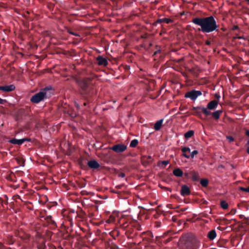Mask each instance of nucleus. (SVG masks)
I'll use <instances>...</instances> for the list:
<instances>
[{"mask_svg":"<svg viewBox=\"0 0 249 249\" xmlns=\"http://www.w3.org/2000/svg\"><path fill=\"white\" fill-rule=\"evenodd\" d=\"M76 83L79 87V94L85 102L83 105L87 106L94 100V97L97 93L95 89V82L91 78H79L76 80Z\"/></svg>","mask_w":249,"mask_h":249,"instance_id":"1","label":"nucleus"},{"mask_svg":"<svg viewBox=\"0 0 249 249\" xmlns=\"http://www.w3.org/2000/svg\"><path fill=\"white\" fill-rule=\"evenodd\" d=\"M192 22L199 26L198 30L204 33H209L213 31H218L219 26L214 17L210 16L207 17L194 18Z\"/></svg>","mask_w":249,"mask_h":249,"instance_id":"2","label":"nucleus"},{"mask_svg":"<svg viewBox=\"0 0 249 249\" xmlns=\"http://www.w3.org/2000/svg\"><path fill=\"white\" fill-rule=\"evenodd\" d=\"M52 89L51 86L47 87L41 90L34 94L30 99L31 102L35 104H38L40 102L43 101L44 99H47L48 96L47 95V91Z\"/></svg>","mask_w":249,"mask_h":249,"instance_id":"3","label":"nucleus"},{"mask_svg":"<svg viewBox=\"0 0 249 249\" xmlns=\"http://www.w3.org/2000/svg\"><path fill=\"white\" fill-rule=\"evenodd\" d=\"M199 246L200 243L196 238H188L184 243L183 248L185 249H197Z\"/></svg>","mask_w":249,"mask_h":249,"instance_id":"4","label":"nucleus"},{"mask_svg":"<svg viewBox=\"0 0 249 249\" xmlns=\"http://www.w3.org/2000/svg\"><path fill=\"white\" fill-rule=\"evenodd\" d=\"M202 95V92L200 90H196L193 89L191 91L187 92L184 97L187 98H190L193 101L196 100L198 96Z\"/></svg>","mask_w":249,"mask_h":249,"instance_id":"5","label":"nucleus"},{"mask_svg":"<svg viewBox=\"0 0 249 249\" xmlns=\"http://www.w3.org/2000/svg\"><path fill=\"white\" fill-rule=\"evenodd\" d=\"M44 219L50 226V228L52 230L55 229L57 227L56 223L53 219L51 215H47L44 217Z\"/></svg>","mask_w":249,"mask_h":249,"instance_id":"6","label":"nucleus"},{"mask_svg":"<svg viewBox=\"0 0 249 249\" xmlns=\"http://www.w3.org/2000/svg\"><path fill=\"white\" fill-rule=\"evenodd\" d=\"M127 148L126 145L123 144H118L113 146L111 149L117 153H122Z\"/></svg>","mask_w":249,"mask_h":249,"instance_id":"7","label":"nucleus"},{"mask_svg":"<svg viewBox=\"0 0 249 249\" xmlns=\"http://www.w3.org/2000/svg\"><path fill=\"white\" fill-rule=\"evenodd\" d=\"M142 237L143 240H146L149 243L153 242L154 240L153 233L149 231L143 232L142 234Z\"/></svg>","mask_w":249,"mask_h":249,"instance_id":"8","label":"nucleus"},{"mask_svg":"<svg viewBox=\"0 0 249 249\" xmlns=\"http://www.w3.org/2000/svg\"><path fill=\"white\" fill-rule=\"evenodd\" d=\"M88 165L90 169L92 170L97 169L100 166V164L94 160H92L89 161L88 162Z\"/></svg>","mask_w":249,"mask_h":249,"instance_id":"9","label":"nucleus"},{"mask_svg":"<svg viewBox=\"0 0 249 249\" xmlns=\"http://www.w3.org/2000/svg\"><path fill=\"white\" fill-rule=\"evenodd\" d=\"M173 22V20L170 18H159L155 21L152 25L154 26H156L157 24L161 23L162 22L166 23L167 24H169Z\"/></svg>","mask_w":249,"mask_h":249,"instance_id":"10","label":"nucleus"},{"mask_svg":"<svg viewBox=\"0 0 249 249\" xmlns=\"http://www.w3.org/2000/svg\"><path fill=\"white\" fill-rule=\"evenodd\" d=\"M97 63L99 66H106L108 64L107 60L102 56L99 55L96 58Z\"/></svg>","mask_w":249,"mask_h":249,"instance_id":"11","label":"nucleus"},{"mask_svg":"<svg viewBox=\"0 0 249 249\" xmlns=\"http://www.w3.org/2000/svg\"><path fill=\"white\" fill-rule=\"evenodd\" d=\"M15 89V86L13 84L10 85H5L4 86H0V90L4 92H10L13 91Z\"/></svg>","mask_w":249,"mask_h":249,"instance_id":"12","label":"nucleus"},{"mask_svg":"<svg viewBox=\"0 0 249 249\" xmlns=\"http://www.w3.org/2000/svg\"><path fill=\"white\" fill-rule=\"evenodd\" d=\"M151 161H152V158L150 156H143L142 157V159H141L142 164L145 166H146L147 165L150 164L151 162Z\"/></svg>","mask_w":249,"mask_h":249,"instance_id":"13","label":"nucleus"},{"mask_svg":"<svg viewBox=\"0 0 249 249\" xmlns=\"http://www.w3.org/2000/svg\"><path fill=\"white\" fill-rule=\"evenodd\" d=\"M180 194L181 196H186L190 195L191 194V191L187 185H183L181 187Z\"/></svg>","mask_w":249,"mask_h":249,"instance_id":"14","label":"nucleus"},{"mask_svg":"<svg viewBox=\"0 0 249 249\" xmlns=\"http://www.w3.org/2000/svg\"><path fill=\"white\" fill-rule=\"evenodd\" d=\"M218 102L216 100L210 101L207 106V108L210 110H213L216 108L218 106Z\"/></svg>","mask_w":249,"mask_h":249,"instance_id":"15","label":"nucleus"},{"mask_svg":"<svg viewBox=\"0 0 249 249\" xmlns=\"http://www.w3.org/2000/svg\"><path fill=\"white\" fill-rule=\"evenodd\" d=\"M11 143L17 145H21L25 142V139H12L9 141Z\"/></svg>","mask_w":249,"mask_h":249,"instance_id":"16","label":"nucleus"},{"mask_svg":"<svg viewBox=\"0 0 249 249\" xmlns=\"http://www.w3.org/2000/svg\"><path fill=\"white\" fill-rule=\"evenodd\" d=\"M173 173L174 176L177 177H181L183 175V171L179 168L175 169L173 171Z\"/></svg>","mask_w":249,"mask_h":249,"instance_id":"17","label":"nucleus"},{"mask_svg":"<svg viewBox=\"0 0 249 249\" xmlns=\"http://www.w3.org/2000/svg\"><path fill=\"white\" fill-rule=\"evenodd\" d=\"M197 108H199L201 109V111L206 115V116H209L211 114V112L208 110L207 108L204 107L202 106H198L196 107H195L194 109H196Z\"/></svg>","mask_w":249,"mask_h":249,"instance_id":"18","label":"nucleus"},{"mask_svg":"<svg viewBox=\"0 0 249 249\" xmlns=\"http://www.w3.org/2000/svg\"><path fill=\"white\" fill-rule=\"evenodd\" d=\"M216 233L215 230H214L210 231L207 235L208 238L211 240H213L216 237Z\"/></svg>","mask_w":249,"mask_h":249,"instance_id":"19","label":"nucleus"},{"mask_svg":"<svg viewBox=\"0 0 249 249\" xmlns=\"http://www.w3.org/2000/svg\"><path fill=\"white\" fill-rule=\"evenodd\" d=\"M181 151L183 153V155L184 157H185V158H186L187 159H189V158H190V156L189 155H188L186 154V152H189V153L190 152L191 150H190V148H189L188 147H184L182 148Z\"/></svg>","mask_w":249,"mask_h":249,"instance_id":"20","label":"nucleus"},{"mask_svg":"<svg viewBox=\"0 0 249 249\" xmlns=\"http://www.w3.org/2000/svg\"><path fill=\"white\" fill-rule=\"evenodd\" d=\"M163 119H160V120L158 121L155 124L154 129L158 131V130H159L160 129L161 126L162 124V123H163Z\"/></svg>","mask_w":249,"mask_h":249,"instance_id":"21","label":"nucleus"},{"mask_svg":"<svg viewBox=\"0 0 249 249\" xmlns=\"http://www.w3.org/2000/svg\"><path fill=\"white\" fill-rule=\"evenodd\" d=\"M222 113V111L221 110H216L213 113H211L213 118L215 120H218L220 116V114Z\"/></svg>","mask_w":249,"mask_h":249,"instance_id":"22","label":"nucleus"},{"mask_svg":"<svg viewBox=\"0 0 249 249\" xmlns=\"http://www.w3.org/2000/svg\"><path fill=\"white\" fill-rule=\"evenodd\" d=\"M194 134V131L193 130H189L187 131L184 134V137L186 139H188L192 137Z\"/></svg>","mask_w":249,"mask_h":249,"instance_id":"23","label":"nucleus"},{"mask_svg":"<svg viewBox=\"0 0 249 249\" xmlns=\"http://www.w3.org/2000/svg\"><path fill=\"white\" fill-rule=\"evenodd\" d=\"M208 183L209 180L206 178H202L200 180V184L204 187H207L208 185Z\"/></svg>","mask_w":249,"mask_h":249,"instance_id":"24","label":"nucleus"},{"mask_svg":"<svg viewBox=\"0 0 249 249\" xmlns=\"http://www.w3.org/2000/svg\"><path fill=\"white\" fill-rule=\"evenodd\" d=\"M66 31L69 34L71 35H73L76 36H80V35L78 33L72 31V30L70 28H67Z\"/></svg>","mask_w":249,"mask_h":249,"instance_id":"25","label":"nucleus"},{"mask_svg":"<svg viewBox=\"0 0 249 249\" xmlns=\"http://www.w3.org/2000/svg\"><path fill=\"white\" fill-rule=\"evenodd\" d=\"M138 142V141L137 139H134L131 142L129 146L130 147H136Z\"/></svg>","mask_w":249,"mask_h":249,"instance_id":"26","label":"nucleus"},{"mask_svg":"<svg viewBox=\"0 0 249 249\" xmlns=\"http://www.w3.org/2000/svg\"><path fill=\"white\" fill-rule=\"evenodd\" d=\"M220 205H221V208L224 210H226V209H228V204L225 200H222L221 201Z\"/></svg>","mask_w":249,"mask_h":249,"instance_id":"27","label":"nucleus"},{"mask_svg":"<svg viewBox=\"0 0 249 249\" xmlns=\"http://www.w3.org/2000/svg\"><path fill=\"white\" fill-rule=\"evenodd\" d=\"M196 107H193L192 110L195 111V114L198 116V117H200V116L201 115V110L199 108L197 109H194V108Z\"/></svg>","mask_w":249,"mask_h":249,"instance_id":"28","label":"nucleus"},{"mask_svg":"<svg viewBox=\"0 0 249 249\" xmlns=\"http://www.w3.org/2000/svg\"><path fill=\"white\" fill-rule=\"evenodd\" d=\"M4 197L5 198V201H4V200L2 198L0 197V203H1V205H2V207H3V203H4L5 204H8V202H7L8 197L6 195L4 196Z\"/></svg>","mask_w":249,"mask_h":249,"instance_id":"29","label":"nucleus"},{"mask_svg":"<svg viewBox=\"0 0 249 249\" xmlns=\"http://www.w3.org/2000/svg\"><path fill=\"white\" fill-rule=\"evenodd\" d=\"M115 218L112 215H110L108 219L107 220V222L108 223H113L115 221Z\"/></svg>","mask_w":249,"mask_h":249,"instance_id":"30","label":"nucleus"},{"mask_svg":"<svg viewBox=\"0 0 249 249\" xmlns=\"http://www.w3.org/2000/svg\"><path fill=\"white\" fill-rule=\"evenodd\" d=\"M37 248L38 249H45L46 246L45 243L43 242L38 245Z\"/></svg>","mask_w":249,"mask_h":249,"instance_id":"31","label":"nucleus"},{"mask_svg":"<svg viewBox=\"0 0 249 249\" xmlns=\"http://www.w3.org/2000/svg\"><path fill=\"white\" fill-rule=\"evenodd\" d=\"M161 166L163 168H164L167 165L169 164L168 160H163L161 161Z\"/></svg>","mask_w":249,"mask_h":249,"instance_id":"32","label":"nucleus"},{"mask_svg":"<svg viewBox=\"0 0 249 249\" xmlns=\"http://www.w3.org/2000/svg\"><path fill=\"white\" fill-rule=\"evenodd\" d=\"M240 190L244 192L249 193V186L248 188L241 187H240Z\"/></svg>","mask_w":249,"mask_h":249,"instance_id":"33","label":"nucleus"},{"mask_svg":"<svg viewBox=\"0 0 249 249\" xmlns=\"http://www.w3.org/2000/svg\"><path fill=\"white\" fill-rule=\"evenodd\" d=\"M198 154V151L197 150H194L192 153H191V154L190 156V157H191V158H194L195 155H196Z\"/></svg>","mask_w":249,"mask_h":249,"instance_id":"34","label":"nucleus"},{"mask_svg":"<svg viewBox=\"0 0 249 249\" xmlns=\"http://www.w3.org/2000/svg\"><path fill=\"white\" fill-rule=\"evenodd\" d=\"M81 194L83 196H85V195H88L89 194V193L87 191H85V190H83V191H82L81 192Z\"/></svg>","mask_w":249,"mask_h":249,"instance_id":"35","label":"nucleus"},{"mask_svg":"<svg viewBox=\"0 0 249 249\" xmlns=\"http://www.w3.org/2000/svg\"><path fill=\"white\" fill-rule=\"evenodd\" d=\"M111 248L112 249H118L119 248L118 246L115 244H112Z\"/></svg>","mask_w":249,"mask_h":249,"instance_id":"36","label":"nucleus"},{"mask_svg":"<svg viewBox=\"0 0 249 249\" xmlns=\"http://www.w3.org/2000/svg\"><path fill=\"white\" fill-rule=\"evenodd\" d=\"M129 230H127L125 232V235L128 237V238H132L133 236L131 235L129 233Z\"/></svg>","mask_w":249,"mask_h":249,"instance_id":"37","label":"nucleus"},{"mask_svg":"<svg viewBox=\"0 0 249 249\" xmlns=\"http://www.w3.org/2000/svg\"><path fill=\"white\" fill-rule=\"evenodd\" d=\"M227 139L229 140L230 142H233L234 141L233 138L231 136H228Z\"/></svg>","mask_w":249,"mask_h":249,"instance_id":"38","label":"nucleus"},{"mask_svg":"<svg viewBox=\"0 0 249 249\" xmlns=\"http://www.w3.org/2000/svg\"><path fill=\"white\" fill-rule=\"evenodd\" d=\"M125 174L124 173L121 172L119 174V177L121 178H124L125 177Z\"/></svg>","mask_w":249,"mask_h":249,"instance_id":"39","label":"nucleus"},{"mask_svg":"<svg viewBox=\"0 0 249 249\" xmlns=\"http://www.w3.org/2000/svg\"><path fill=\"white\" fill-rule=\"evenodd\" d=\"M161 223L160 222H155V226L156 227H160V226Z\"/></svg>","mask_w":249,"mask_h":249,"instance_id":"40","label":"nucleus"},{"mask_svg":"<svg viewBox=\"0 0 249 249\" xmlns=\"http://www.w3.org/2000/svg\"><path fill=\"white\" fill-rule=\"evenodd\" d=\"M6 102V100L0 98V104H4Z\"/></svg>","mask_w":249,"mask_h":249,"instance_id":"41","label":"nucleus"},{"mask_svg":"<svg viewBox=\"0 0 249 249\" xmlns=\"http://www.w3.org/2000/svg\"><path fill=\"white\" fill-rule=\"evenodd\" d=\"M161 52L160 50V49H158L155 52V53H154V54L153 55H156L157 54L159 53H160Z\"/></svg>","mask_w":249,"mask_h":249,"instance_id":"42","label":"nucleus"},{"mask_svg":"<svg viewBox=\"0 0 249 249\" xmlns=\"http://www.w3.org/2000/svg\"><path fill=\"white\" fill-rule=\"evenodd\" d=\"M205 44L208 46H210L211 44V42L209 40H207L205 42Z\"/></svg>","mask_w":249,"mask_h":249,"instance_id":"43","label":"nucleus"},{"mask_svg":"<svg viewBox=\"0 0 249 249\" xmlns=\"http://www.w3.org/2000/svg\"><path fill=\"white\" fill-rule=\"evenodd\" d=\"M236 213V210L235 209H232L231 212L230 213L232 215Z\"/></svg>","mask_w":249,"mask_h":249,"instance_id":"44","label":"nucleus"},{"mask_svg":"<svg viewBox=\"0 0 249 249\" xmlns=\"http://www.w3.org/2000/svg\"><path fill=\"white\" fill-rule=\"evenodd\" d=\"M214 96H215V98H216L218 100H219V99H220V96L219 94H216H216H215Z\"/></svg>","mask_w":249,"mask_h":249,"instance_id":"45","label":"nucleus"},{"mask_svg":"<svg viewBox=\"0 0 249 249\" xmlns=\"http://www.w3.org/2000/svg\"><path fill=\"white\" fill-rule=\"evenodd\" d=\"M124 186V185H118L116 187V188L117 189H121V187Z\"/></svg>","mask_w":249,"mask_h":249,"instance_id":"46","label":"nucleus"},{"mask_svg":"<svg viewBox=\"0 0 249 249\" xmlns=\"http://www.w3.org/2000/svg\"><path fill=\"white\" fill-rule=\"evenodd\" d=\"M247 144L249 145V140L247 142ZM247 153L249 154V146L247 148Z\"/></svg>","mask_w":249,"mask_h":249,"instance_id":"47","label":"nucleus"},{"mask_svg":"<svg viewBox=\"0 0 249 249\" xmlns=\"http://www.w3.org/2000/svg\"><path fill=\"white\" fill-rule=\"evenodd\" d=\"M246 135L247 136H248V137H249V130H247L246 131Z\"/></svg>","mask_w":249,"mask_h":249,"instance_id":"48","label":"nucleus"},{"mask_svg":"<svg viewBox=\"0 0 249 249\" xmlns=\"http://www.w3.org/2000/svg\"><path fill=\"white\" fill-rule=\"evenodd\" d=\"M4 246L2 245V243H0V249H2L3 248Z\"/></svg>","mask_w":249,"mask_h":249,"instance_id":"49","label":"nucleus"},{"mask_svg":"<svg viewBox=\"0 0 249 249\" xmlns=\"http://www.w3.org/2000/svg\"><path fill=\"white\" fill-rule=\"evenodd\" d=\"M171 240L170 238H168L165 241H164L165 243H167V242H169Z\"/></svg>","mask_w":249,"mask_h":249,"instance_id":"50","label":"nucleus"},{"mask_svg":"<svg viewBox=\"0 0 249 249\" xmlns=\"http://www.w3.org/2000/svg\"><path fill=\"white\" fill-rule=\"evenodd\" d=\"M23 139H25V142H26V141H30V139H28V138H23Z\"/></svg>","mask_w":249,"mask_h":249,"instance_id":"51","label":"nucleus"},{"mask_svg":"<svg viewBox=\"0 0 249 249\" xmlns=\"http://www.w3.org/2000/svg\"><path fill=\"white\" fill-rule=\"evenodd\" d=\"M238 27L237 26H235L233 27V30H236V29H238Z\"/></svg>","mask_w":249,"mask_h":249,"instance_id":"52","label":"nucleus"},{"mask_svg":"<svg viewBox=\"0 0 249 249\" xmlns=\"http://www.w3.org/2000/svg\"><path fill=\"white\" fill-rule=\"evenodd\" d=\"M246 2H247V4L249 5V0H245Z\"/></svg>","mask_w":249,"mask_h":249,"instance_id":"53","label":"nucleus"},{"mask_svg":"<svg viewBox=\"0 0 249 249\" xmlns=\"http://www.w3.org/2000/svg\"><path fill=\"white\" fill-rule=\"evenodd\" d=\"M119 234H120L119 231H117V235H117V236H119Z\"/></svg>","mask_w":249,"mask_h":249,"instance_id":"54","label":"nucleus"},{"mask_svg":"<svg viewBox=\"0 0 249 249\" xmlns=\"http://www.w3.org/2000/svg\"><path fill=\"white\" fill-rule=\"evenodd\" d=\"M184 175H185V177H188V173H185V174H184Z\"/></svg>","mask_w":249,"mask_h":249,"instance_id":"55","label":"nucleus"},{"mask_svg":"<svg viewBox=\"0 0 249 249\" xmlns=\"http://www.w3.org/2000/svg\"><path fill=\"white\" fill-rule=\"evenodd\" d=\"M159 186L160 187V188H162V187L160 185H159ZM163 188L166 189H167L166 187H163Z\"/></svg>","mask_w":249,"mask_h":249,"instance_id":"56","label":"nucleus"},{"mask_svg":"<svg viewBox=\"0 0 249 249\" xmlns=\"http://www.w3.org/2000/svg\"><path fill=\"white\" fill-rule=\"evenodd\" d=\"M76 107H77V108H79V105H78V104H76Z\"/></svg>","mask_w":249,"mask_h":249,"instance_id":"57","label":"nucleus"},{"mask_svg":"<svg viewBox=\"0 0 249 249\" xmlns=\"http://www.w3.org/2000/svg\"><path fill=\"white\" fill-rule=\"evenodd\" d=\"M218 229H219V230H220V231H222V229H221V228H220V227H218Z\"/></svg>","mask_w":249,"mask_h":249,"instance_id":"58","label":"nucleus"},{"mask_svg":"<svg viewBox=\"0 0 249 249\" xmlns=\"http://www.w3.org/2000/svg\"><path fill=\"white\" fill-rule=\"evenodd\" d=\"M218 229H219V230H220V231H222V229H221V228H220V227H218Z\"/></svg>","mask_w":249,"mask_h":249,"instance_id":"59","label":"nucleus"},{"mask_svg":"<svg viewBox=\"0 0 249 249\" xmlns=\"http://www.w3.org/2000/svg\"><path fill=\"white\" fill-rule=\"evenodd\" d=\"M218 229H219V230H220V231H222V229H221V228H220V227H218Z\"/></svg>","mask_w":249,"mask_h":249,"instance_id":"60","label":"nucleus"},{"mask_svg":"<svg viewBox=\"0 0 249 249\" xmlns=\"http://www.w3.org/2000/svg\"><path fill=\"white\" fill-rule=\"evenodd\" d=\"M242 37H239L238 38H242Z\"/></svg>","mask_w":249,"mask_h":249,"instance_id":"61","label":"nucleus"}]
</instances>
